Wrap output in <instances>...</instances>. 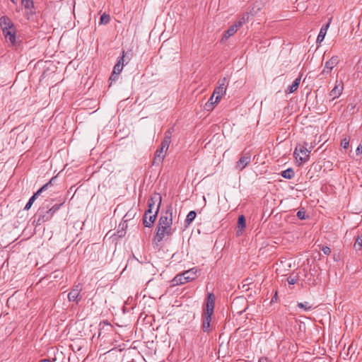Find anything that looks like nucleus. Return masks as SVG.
<instances>
[{"label":"nucleus","mask_w":362,"mask_h":362,"mask_svg":"<svg viewBox=\"0 0 362 362\" xmlns=\"http://www.w3.org/2000/svg\"><path fill=\"white\" fill-rule=\"evenodd\" d=\"M173 213L167 211L159 218L155 240L162 241L165 237L170 236L175 231L172 228Z\"/></svg>","instance_id":"1"},{"label":"nucleus","mask_w":362,"mask_h":362,"mask_svg":"<svg viewBox=\"0 0 362 362\" xmlns=\"http://www.w3.org/2000/svg\"><path fill=\"white\" fill-rule=\"evenodd\" d=\"M214 305L215 296L214 294L209 293L207 297L206 308L203 314L202 329L204 332H208L210 330V322L214 313Z\"/></svg>","instance_id":"2"},{"label":"nucleus","mask_w":362,"mask_h":362,"mask_svg":"<svg viewBox=\"0 0 362 362\" xmlns=\"http://www.w3.org/2000/svg\"><path fill=\"white\" fill-rule=\"evenodd\" d=\"M0 27L6 40L12 45L16 43V30L11 20L6 16L0 18Z\"/></svg>","instance_id":"3"},{"label":"nucleus","mask_w":362,"mask_h":362,"mask_svg":"<svg viewBox=\"0 0 362 362\" xmlns=\"http://www.w3.org/2000/svg\"><path fill=\"white\" fill-rule=\"evenodd\" d=\"M310 150L307 148V144L296 146L293 155L298 165L306 163L310 158Z\"/></svg>","instance_id":"4"},{"label":"nucleus","mask_w":362,"mask_h":362,"mask_svg":"<svg viewBox=\"0 0 362 362\" xmlns=\"http://www.w3.org/2000/svg\"><path fill=\"white\" fill-rule=\"evenodd\" d=\"M170 144V137H165L161 143L160 147L156 151L153 164L162 163L165 158V155Z\"/></svg>","instance_id":"5"},{"label":"nucleus","mask_w":362,"mask_h":362,"mask_svg":"<svg viewBox=\"0 0 362 362\" xmlns=\"http://www.w3.org/2000/svg\"><path fill=\"white\" fill-rule=\"evenodd\" d=\"M21 298V293L18 291H16L11 296L8 298L7 305L9 308H12L13 310H21L23 307Z\"/></svg>","instance_id":"6"},{"label":"nucleus","mask_w":362,"mask_h":362,"mask_svg":"<svg viewBox=\"0 0 362 362\" xmlns=\"http://www.w3.org/2000/svg\"><path fill=\"white\" fill-rule=\"evenodd\" d=\"M161 203V196L158 194H153L148 201V210L150 211H154L158 214Z\"/></svg>","instance_id":"7"},{"label":"nucleus","mask_w":362,"mask_h":362,"mask_svg":"<svg viewBox=\"0 0 362 362\" xmlns=\"http://www.w3.org/2000/svg\"><path fill=\"white\" fill-rule=\"evenodd\" d=\"M35 13L33 0H24V17L32 19Z\"/></svg>","instance_id":"8"},{"label":"nucleus","mask_w":362,"mask_h":362,"mask_svg":"<svg viewBox=\"0 0 362 362\" xmlns=\"http://www.w3.org/2000/svg\"><path fill=\"white\" fill-rule=\"evenodd\" d=\"M124 51L122 52V57L119 59L117 64L115 65L113 68V71L112 75L110 78V80H115L122 71L124 64Z\"/></svg>","instance_id":"9"},{"label":"nucleus","mask_w":362,"mask_h":362,"mask_svg":"<svg viewBox=\"0 0 362 362\" xmlns=\"http://www.w3.org/2000/svg\"><path fill=\"white\" fill-rule=\"evenodd\" d=\"M344 90V83L341 81H337L335 82L334 87L329 93V96L332 97V100L338 98L342 93Z\"/></svg>","instance_id":"10"},{"label":"nucleus","mask_w":362,"mask_h":362,"mask_svg":"<svg viewBox=\"0 0 362 362\" xmlns=\"http://www.w3.org/2000/svg\"><path fill=\"white\" fill-rule=\"evenodd\" d=\"M226 90L227 86L224 83L219 84V86L214 89L213 92V95L215 96L214 103H218L222 97L226 95Z\"/></svg>","instance_id":"11"},{"label":"nucleus","mask_w":362,"mask_h":362,"mask_svg":"<svg viewBox=\"0 0 362 362\" xmlns=\"http://www.w3.org/2000/svg\"><path fill=\"white\" fill-rule=\"evenodd\" d=\"M55 177H52L49 182L46 183L45 185H44L40 189H38L33 195V197L30 199V200L28 201V202L25 204L24 209H30L32 204H33V202H35V200L36 199L37 197L42 192H43L44 190H45L47 187L52 184V181L54 180Z\"/></svg>","instance_id":"12"},{"label":"nucleus","mask_w":362,"mask_h":362,"mask_svg":"<svg viewBox=\"0 0 362 362\" xmlns=\"http://www.w3.org/2000/svg\"><path fill=\"white\" fill-rule=\"evenodd\" d=\"M242 25L241 22H238L232 26H230L227 30H226L222 36L221 41H226L230 37L233 36Z\"/></svg>","instance_id":"13"},{"label":"nucleus","mask_w":362,"mask_h":362,"mask_svg":"<svg viewBox=\"0 0 362 362\" xmlns=\"http://www.w3.org/2000/svg\"><path fill=\"white\" fill-rule=\"evenodd\" d=\"M157 213L154 211H146L144 216V224L146 227H150L155 221Z\"/></svg>","instance_id":"14"},{"label":"nucleus","mask_w":362,"mask_h":362,"mask_svg":"<svg viewBox=\"0 0 362 362\" xmlns=\"http://www.w3.org/2000/svg\"><path fill=\"white\" fill-rule=\"evenodd\" d=\"M338 64V59L337 57H332L330 59L325 62V67L322 70V74H330L332 70Z\"/></svg>","instance_id":"15"},{"label":"nucleus","mask_w":362,"mask_h":362,"mask_svg":"<svg viewBox=\"0 0 362 362\" xmlns=\"http://www.w3.org/2000/svg\"><path fill=\"white\" fill-rule=\"evenodd\" d=\"M250 163V156L249 155H243L237 162L236 168L242 170Z\"/></svg>","instance_id":"16"},{"label":"nucleus","mask_w":362,"mask_h":362,"mask_svg":"<svg viewBox=\"0 0 362 362\" xmlns=\"http://www.w3.org/2000/svg\"><path fill=\"white\" fill-rule=\"evenodd\" d=\"M184 279H186L187 282L194 280L197 278V269L195 268H192L189 270H187L183 272Z\"/></svg>","instance_id":"17"},{"label":"nucleus","mask_w":362,"mask_h":362,"mask_svg":"<svg viewBox=\"0 0 362 362\" xmlns=\"http://www.w3.org/2000/svg\"><path fill=\"white\" fill-rule=\"evenodd\" d=\"M81 288L79 286H76L73 288L68 295V298L70 301H77V299L80 295Z\"/></svg>","instance_id":"18"},{"label":"nucleus","mask_w":362,"mask_h":362,"mask_svg":"<svg viewBox=\"0 0 362 362\" xmlns=\"http://www.w3.org/2000/svg\"><path fill=\"white\" fill-rule=\"evenodd\" d=\"M246 227L245 218L243 215H240L238 220L237 233L241 235Z\"/></svg>","instance_id":"19"},{"label":"nucleus","mask_w":362,"mask_h":362,"mask_svg":"<svg viewBox=\"0 0 362 362\" xmlns=\"http://www.w3.org/2000/svg\"><path fill=\"white\" fill-rule=\"evenodd\" d=\"M329 26V23H328L327 24H326L325 25L322 26L320 30V33L318 34V36L317 37V43H321L326 34H327V31L328 30V28Z\"/></svg>","instance_id":"20"},{"label":"nucleus","mask_w":362,"mask_h":362,"mask_svg":"<svg viewBox=\"0 0 362 362\" xmlns=\"http://www.w3.org/2000/svg\"><path fill=\"white\" fill-rule=\"evenodd\" d=\"M300 81H301V78L300 77H298L295 79V81L293 82L292 85L290 86L288 89L286 90V94H291L293 92H295L298 86H299V84L300 83Z\"/></svg>","instance_id":"21"},{"label":"nucleus","mask_w":362,"mask_h":362,"mask_svg":"<svg viewBox=\"0 0 362 362\" xmlns=\"http://www.w3.org/2000/svg\"><path fill=\"white\" fill-rule=\"evenodd\" d=\"M173 282L174 285L184 284L187 283L186 279H184V274H177L173 279Z\"/></svg>","instance_id":"22"},{"label":"nucleus","mask_w":362,"mask_h":362,"mask_svg":"<svg viewBox=\"0 0 362 362\" xmlns=\"http://www.w3.org/2000/svg\"><path fill=\"white\" fill-rule=\"evenodd\" d=\"M281 175L284 178L291 179L294 175V172L291 168H288L282 172Z\"/></svg>","instance_id":"23"},{"label":"nucleus","mask_w":362,"mask_h":362,"mask_svg":"<svg viewBox=\"0 0 362 362\" xmlns=\"http://www.w3.org/2000/svg\"><path fill=\"white\" fill-rule=\"evenodd\" d=\"M196 216H197V214H196L195 211H189L186 218V223L187 224H190L194 220V218H196Z\"/></svg>","instance_id":"24"},{"label":"nucleus","mask_w":362,"mask_h":362,"mask_svg":"<svg viewBox=\"0 0 362 362\" xmlns=\"http://www.w3.org/2000/svg\"><path fill=\"white\" fill-rule=\"evenodd\" d=\"M298 306L305 311H309L313 309V306L310 305L309 303L308 302L298 303Z\"/></svg>","instance_id":"25"},{"label":"nucleus","mask_w":362,"mask_h":362,"mask_svg":"<svg viewBox=\"0 0 362 362\" xmlns=\"http://www.w3.org/2000/svg\"><path fill=\"white\" fill-rule=\"evenodd\" d=\"M110 17L108 14L103 13L100 18V24H107L109 23Z\"/></svg>","instance_id":"26"},{"label":"nucleus","mask_w":362,"mask_h":362,"mask_svg":"<svg viewBox=\"0 0 362 362\" xmlns=\"http://www.w3.org/2000/svg\"><path fill=\"white\" fill-rule=\"evenodd\" d=\"M341 145L343 148L346 149L349 147V139L347 138H344L341 143Z\"/></svg>","instance_id":"27"},{"label":"nucleus","mask_w":362,"mask_h":362,"mask_svg":"<svg viewBox=\"0 0 362 362\" xmlns=\"http://www.w3.org/2000/svg\"><path fill=\"white\" fill-rule=\"evenodd\" d=\"M354 246L357 247H362V236H358L356 238Z\"/></svg>","instance_id":"28"},{"label":"nucleus","mask_w":362,"mask_h":362,"mask_svg":"<svg viewBox=\"0 0 362 362\" xmlns=\"http://www.w3.org/2000/svg\"><path fill=\"white\" fill-rule=\"evenodd\" d=\"M297 216L300 219L303 220L305 218V212L304 211H298L297 212Z\"/></svg>","instance_id":"29"},{"label":"nucleus","mask_w":362,"mask_h":362,"mask_svg":"<svg viewBox=\"0 0 362 362\" xmlns=\"http://www.w3.org/2000/svg\"><path fill=\"white\" fill-rule=\"evenodd\" d=\"M288 282L291 285H293L297 283V279L295 277L289 276L288 278Z\"/></svg>","instance_id":"30"},{"label":"nucleus","mask_w":362,"mask_h":362,"mask_svg":"<svg viewBox=\"0 0 362 362\" xmlns=\"http://www.w3.org/2000/svg\"><path fill=\"white\" fill-rule=\"evenodd\" d=\"M59 209V205H54L52 208H51L47 213H51L53 214L54 212H56Z\"/></svg>","instance_id":"31"},{"label":"nucleus","mask_w":362,"mask_h":362,"mask_svg":"<svg viewBox=\"0 0 362 362\" xmlns=\"http://www.w3.org/2000/svg\"><path fill=\"white\" fill-rule=\"evenodd\" d=\"M356 153L357 154H361L362 153V144H360L358 147L356 148Z\"/></svg>","instance_id":"32"},{"label":"nucleus","mask_w":362,"mask_h":362,"mask_svg":"<svg viewBox=\"0 0 362 362\" xmlns=\"http://www.w3.org/2000/svg\"><path fill=\"white\" fill-rule=\"evenodd\" d=\"M214 100H215V96H214V95L212 94L211 97L209 98V103H210L211 105H214V104H216L217 103H214Z\"/></svg>","instance_id":"33"},{"label":"nucleus","mask_w":362,"mask_h":362,"mask_svg":"<svg viewBox=\"0 0 362 362\" xmlns=\"http://www.w3.org/2000/svg\"><path fill=\"white\" fill-rule=\"evenodd\" d=\"M259 362H268V359L267 358L262 357L259 359Z\"/></svg>","instance_id":"34"},{"label":"nucleus","mask_w":362,"mask_h":362,"mask_svg":"<svg viewBox=\"0 0 362 362\" xmlns=\"http://www.w3.org/2000/svg\"><path fill=\"white\" fill-rule=\"evenodd\" d=\"M323 251H324L325 254L327 255H329V253L331 252V250H323Z\"/></svg>","instance_id":"35"},{"label":"nucleus","mask_w":362,"mask_h":362,"mask_svg":"<svg viewBox=\"0 0 362 362\" xmlns=\"http://www.w3.org/2000/svg\"><path fill=\"white\" fill-rule=\"evenodd\" d=\"M40 362H49V361L45 359V360L40 361Z\"/></svg>","instance_id":"36"},{"label":"nucleus","mask_w":362,"mask_h":362,"mask_svg":"<svg viewBox=\"0 0 362 362\" xmlns=\"http://www.w3.org/2000/svg\"><path fill=\"white\" fill-rule=\"evenodd\" d=\"M21 2L23 3V0H21Z\"/></svg>","instance_id":"37"}]
</instances>
